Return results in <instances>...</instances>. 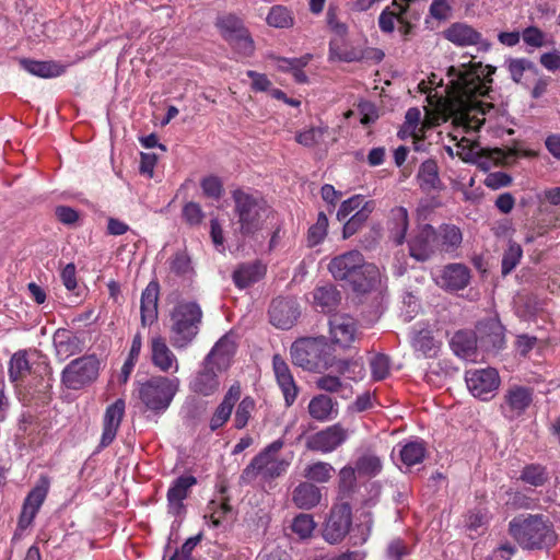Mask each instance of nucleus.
<instances>
[{"label": "nucleus", "mask_w": 560, "mask_h": 560, "mask_svg": "<svg viewBox=\"0 0 560 560\" xmlns=\"http://www.w3.org/2000/svg\"><path fill=\"white\" fill-rule=\"evenodd\" d=\"M497 68L481 62H472L469 66L462 65L450 67L447 77V94L458 106L454 121L466 130L477 131L485 122V106L493 108L492 104L478 102L479 96H487L491 91L492 75Z\"/></svg>", "instance_id": "obj_1"}, {"label": "nucleus", "mask_w": 560, "mask_h": 560, "mask_svg": "<svg viewBox=\"0 0 560 560\" xmlns=\"http://www.w3.org/2000/svg\"><path fill=\"white\" fill-rule=\"evenodd\" d=\"M328 270L336 280L347 282L358 293L376 290L381 283L378 268L366 262L363 255L355 249L334 257Z\"/></svg>", "instance_id": "obj_2"}, {"label": "nucleus", "mask_w": 560, "mask_h": 560, "mask_svg": "<svg viewBox=\"0 0 560 560\" xmlns=\"http://www.w3.org/2000/svg\"><path fill=\"white\" fill-rule=\"evenodd\" d=\"M203 311L196 300L180 299L168 313L170 341L177 350L189 347L198 337Z\"/></svg>", "instance_id": "obj_3"}, {"label": "nucleus", "mask_w": 560, "mask_h": 560, "mask_svg": "<svg viewBox=\"0 0 560 560\" xmlns=\"http://www.w3.org/2000/svg\"><path fill=\"white\" fill-rule=\"evenodd\" d=\"M509 533L526 550L556 545L558 535L552 521L544 514L518 515L509 523Z\"/></svg>", "instance_id": "obj_4"}, {"label": "nucleus", "mask_w": 560, "mask_h": 560, "mask_svg": "<svg viewBox=\"0 0 560 560\" xmlns=\"http://www.w3.org/2000/svg\"><path fill=\"white\" fill-rule=\"evenodd\" d=\"M234 214L237 219L238 232L243 236H252L262 229L270 208L258 192L245 191L237 188L232 191Z\"/></svg>", "instance_id": "obj_5"}, {"label": "nucleus", "mask_w": 560, "mask_h": 560, "mask_svg": "<svg viewBox=\"0 0 560 560\" xmlns=\"http://www.w3.org/2000/svg\"><path fill=\"white\" fill-rule=\"evenodd\" d=\"M292 362L306 371L320 372L335 364L331 347L324 336L295 340L290 349Z\"/></svg>", "instance_id": "obj_6"}, {"label": "nucleus", "mask_w": 560, "mask_h": 560, "mask_svg": "<svg viewBox=\"0 0 560 560\" xmlns=\"http://www.w3.org/2000/svg\"><path fill=\"white\" fill-rule=\"evenodd\" d=\"M179 378L162 375L151 376L142 383H138V398L145 411L154 415L165 412L173 401L179 388Z\"/></svg>", "instance_id": "obj_7"}, {"label": "nucleus", "mask_w": 560, "mask_h": 560, "mask_svg": "<svg viewBox=\"0 0 560 560\" xmlns=\"http://www.w3.org/2000/svg\"><path fill=\"white\" fill-rule=\"evenodd\" d=\"M457 148L459 149L458 155L464 162L478 163L482 170H488L491 162L494 165H509L520 156H536V152L532 150H520L515 147L483 149L477 142H471L466 138L458 142Z\"/></svg>", "instance_id": "obj_8"}, {"label": "nucleus", "mask_w": 560, "mask_h": 560, "mask_svg": "<svg viewBox=\"0 0 560 560\" xmlns=\"http://www.w3.org/2000/svg\"><path fill=\"white\" fill-rule=\"evenodd\" d=\"M101 362L95 354L72 360L61 372V383L71 390H79L94 383L100 373Z\"/></svg>", "instance_id": "obj_9"}, {"label": "nucleus", "mask_w": 560, "mask_h": 560, "mask_svg": "<svg viewBox=\"0 0 560 560\" xmlns=\"http://www.w3.org/2000/svg\"><path fill=\"white\" fill-rule=\"evenodd\" d=\"M51 373L47 375L31 374L27 383L19 389L20 400L24 406H47L52 399Z\"/></svg>", "instance_id": "obj_10"}, {"label": "nucleus", "mask_w": 560, "mask_h": 560, "mask_svg": "<svg viewBox=\"0 0 560 560\" xmlns=\"http://www.w3.org/2000/svg\"><path fill=\"white\" fill-rule=\"evenodd\" d=\"M412 0H393L390 5L386 7L378 16V25L382 32L392 33L395 24H398V31L408 35L413 27L410 20Z\"/></svg>", "instance_id": "obj_11"}, {"label": "nucleus", "mask_w": 560, "mask_h": 560, "mask_svg": "<svg viewBox=\"0 0 560 560\" xmlns=\"http://www.w3.org/2000/svg\"><path fill=\"white\" fill-rule=\"evenodd\" d=\"M465 380L472 396L485 401L493 397L501 382L498 371L492 368L468 371Z\"/></svg>", "instance_id": "obj_12"}, {"label": "nucleus", "mask_w": 560, "mask_h": 560, "mask_svg": "<svg viewBox=\"0 0 560 560\" xmlns=\"http://www.w3.org/2000/svg\"><path fill=\"white\" fill-rule=\"evenodd\" d=\"M534 392L532 388L522 385L510 386L500 404V411L508 420L520 418L533 402Z\"/></svg>", "instance_id": "obj_13"}, {"label": "nucleus", "mask_w": 560, "mask_h": 560, "mask_svg": "<svg viewBox=\"0 0 560 560\" xmlns=\"http://www.w3.org/2000/svg\"><path fill=\"white\" fill-rule=\"evenodd\" d=\"M352 524V509L348 502L332 506L326 522L323 536L330 544L340 542L349 533Z\"/></svg>", "instance_id": "obj_14"}, {"label": "nucleus", "mask_w": 560, "mask_h": 560, "mask_svg": "<svg viewBox=\"0 0 560 560\" xmlns=\"http://www.w3.org/2000/svg\"><path fill=\"white\" fill-rule=\"evenodd\" d=\"M50 488V479L46 475H42L36 485L32 488V490L27 493L21 515L19 518V528L25 529L27 528L34 521L36 514L38 513L40 506L47 498Z\"/></svg>", "instance_id": "obj_15"}, {"label": "nucleus", "mask_w": 560, "mask_h": 560, "mask_svg": "<svg viewBox=\"0 0 560 560\" xmlns=\"http://www.w3.org/2000/svg\"><path fill=\"white\" fill-rule=\"evenodd\" d=\"M409 255L418 261L429 260L439 252L435 229L431 224L418 226L408 240Z\"/></svg>", "instance_id": "obj_16"}, {"label": "nucleus", "mask_w": 560, "mask_h": 560, "mask_svg": "<svg viewBox=\"0 0 560 560\" xmlns=\"http://www.w3.org/2000/svg\"><path fill=\"white\" fill-rule=\"evenodd\" d=\"M347 438L348 431L340 423H335L311 435L306 441V447L326 454L338 448Z\"/></svg>", "instance_id": "obj_17"}, {"label": "nucleus", "mask_w": 560, "mask_h": 560, "mask_svg": "<svg viewBox=\"0 0 560 560\" xmlns=\"http://www.w3.org/2000/svg\"><path fill=\"white\" fill-rule=\"evenodd\" d=\"M331 342L341 348H349L358 336L357 320L348 314H334L329 317Z\"/></svg>", "instance_id": "obj_18"}, {"label": "nucleus", "mask_w": 560, "mask_h": 560, "mask_svg": "<svg viewBox=\"0 0 560 560\" xmlns=\"http://www.w3.org/2000/svg\"><path fill=\"white\" fill-rule=\"evenodd\" d=\"M478 346L485 351H498L504 347V327L495 318L480 320L476 326Z\"/></svg>", "instance_id": "obj_19"}, {"label": "nucleus", "mask_w": 560, "mask_h": 560, "mask_svg": "<svg viewBox=\"0 0 560 560\" xmlns=\"http://www.w3.org/2000/svg\"><path fill=\"white\" fill-rule=\"evenodd\" d=\"M471 271L460 262H451L443 267L436 280L438 285L447 292H457L467 288L470 283Z\"/></svg>", "instance_id": "obj_20"}, {"label": "nucleus", "mask_w": 560, "mask_h": 560, "mask_svg": "<svg viewBox=\"0 0 560 560\" xmlns=\"http://www.w3.org/2000/svg\"><path fill=\"white\" fill-rule=\"evenodd\" d=\"M270 323L280 329H290L296 322L300 311L298 303L292 299H273L269 306Z\"/></svg>", "instance_id": "obj_21"}, {"label": "nucleus", "mask_w": 560, "mask_h": 560, "mask_svg": "<svg viewBox=\"0 0 560 560\" xmlns=\"http://www.w3.org/2000/svg\"><path fill=\"white\" fill-rule=\"evenodd\" d=\"M219 371L203 359L200 370L189 383V389L198 396L209 397L220 388Z\"/></svg>", "instance_id": "obj_22"}, {"label": "nucleus", "mask_w": 560, "mask_h": 560, "mask_svg": "<svg viewBox=\"0 0 560 560\" xmlns=\"http://www.w3.org/2000/svg\"><path fill=\"white\" fill-rule=\"evenodd\" d=\"M125 408L126 405L122 399H117L107 406L103 418V432L98 450H103L114 442L125 416Z\"/></svg>", "instance_id": "obj_23"}, {"label": "nucleus", "mask_w": 560, "mask_h": 560, "mask_svg": "<svg viewBox=\"0 0 560 560\" xmlns=\"http://www.w3.org/2000/svg\"><path fill=\"white\" fill-rule=\"evenodd\" d=\"M197 485V478L192 475H182L173 480L167 493L168 512L173 515H179L185 509L184 500L188 498L190 490Z\"/></svg>", "instance_id": "obj_24"}, {"label": "nucleus", "mask_w": 560, "mask_h": 560, "mask_svg": "<svg viewBox=\"0 0 560 560\" xmlns=\"http://www.w3.org/2000/svg\"><path fill=\"white\" fill-rule=\"evenodd\" d=\"M272 369L277 384L283 394L285 405L290 407L294 404L299 394V387L294 381L291 370L280 354L273 355Z\"/></svg>", "instance_id": "obj_25"}, {"label": "nucleus", "mask_w": 560, "mask_h": 560, "mask_svg": "<svg viewBox=\"0 0 560 560\" xmlns=\"http://www.w3.org/2000/svg\"><path fill=\"white\" fill-rule=\"evenodd\" d=\"M55 354L58 361L63 362L70 357L80 354L84 349V342L73 331L58 328L52 336Z\"/></svg>", "instance_id": "obj_26"}, {"label": "nucleus", "mask_w": 560, "mask_h": 560, "mask_svg": "<svg viewBox=\"0 0 560 560\" xmlns=\"http://www.w3.org/2000/svg\"><path fill=\"white\" fill-rule=\"evenodd\" d=\"M151 362L161 372L173 371L176 373L179 369L178 360L167 346L162 336L152 337L150 340Z\"/></svg>", "instance_id": "obj_27"}, {"label": "nucleus", "mask_w": 560, "mask_h": 560, "mask_svg": "<svg viewBox=\"0 0 560 560\" xmlns=\"http://www.w3.org/2000/svg\"><path fill=\"white\" fill-rule=\"evenodd\" d=\"M160 284L156 280L148 283L141 293L140 320L142 327L154 324L159 318Z\"/></svg>", "instance_id": "obj_28"}, {"label": "nucleus", "mask_w": 560, "mask_h": 560, "mask_svg": "<svg viewBox=\"0 0 560 560\" xmlns=\"http://www.w3.org/2000/svg\"><path fill=\"white\" fill-rule=\"evenodd\" d=\"M235 351L236 343L233 340L232 335L225 334L215 342L205 359L208 364H213L217 371L224 372L230 368Z\"/></svg>", "instance_id": "obj_29"}, {"label": "nucleus", "mask_w": 560, "mask_h": 560, "mask_svg": "<svg viewBox=\"0 0 560 560\" xmlns=\"http://www.w3.org/2000/svg\"><path fill=\"white\" fill-rule=\"evenodd\" d=\"M266 266L259 260L241 264L232 273L236 288L243 290L261 280L266 275Z\"/></svg>", "instance_id": "obj_30"}, {"label": "nucleus", "mask_w": 560, "mask_h": 560, "mask_svg": "<svg viewBox=\"0 0 560 560\" xmlns=\"http://www.w3.org/2000/svg\"><path fill=\"white\" fill-rule=\"evenodd\" d=\"M435 236L438 241V248L440 253L453 254L463 243L462 230L451 223H443L435 229Z\"/></svg>", "instance_id": "obj_31"}, {"label": "nucleus", "mask_w": 560, "mask_h": 560, "mask_svg": "<svg viewBox=\"0 0 560 560\" xmlns=\"http://www.w3.org/2000/svg\"><path fill=\"white\" fill-rule=\"evenodd\" d=\"M322 500L320 489L312 482L302 481L292 491V502L301 510H311Z\"/></svg>", "instance_id": "obj_32"}, {"label": "nucleus", "mask_w": 560, "mask_h": 560, "mask_svg": "<svg viewBox=\"0 0 560 560\" xmlns=\"http://www.w3.org/2000/svg\"><path fill=\"white\" fill-rule=\"evenodd\" d=\"M270 58L278 62L277 68L279 71L290 72L296 83L305 84L308 82V78L303 69L313 58L311 54H306L299 58H284L278 56H270Z\"/></svg>", "instance_id": "obj_33"}, {"label": "nucleus", "mask_w": 560, "mask_h": 560, "mask_svg": "<svg viewBox=\"0 0 560 560\" xmlns=\"http://www.w3.org/2000/svg\"><path fill=\"white\" fill-rule=\"evenodd\" d=\"M450 346L457 357L463 359H472L478 346V338L476 331H456L450 341Z\"/></svg>", "instance_id": "obj_34"}, {"label": "nucleus", "mask_w": 560, "mask_h": 560, "mask_svg": "<svg viewBox=\"0 0 560 560\" xmlns=\"http://www.w3.org/2000/svg\"><path fill=\"white\" fill-rule=\"evenodd\" d=\"M341 300L340 291L334 284L316 287L313 291V301L323 313H330L337 308Z\"/></svg>", "instance_id": "obj_35"}, {"label": "nucleus", "mask_w": 560, "mask_h": 560, "mask_svg": "<svg viewBox=\"0 0 560 560\" xmlns=\"http://www.w3.org/2000/svg\"><path fill=\"white\" fill-rule=\"evenodd\" d=\"M20 65L31 74L44 79L59 77L66 71V67L56 61H38L23 58L20 60Z\"/></svg>", "instance_id": "obj_36"}, {"label": "nucleus", "mask_w": 560, "mask_h": 560, "mask_svg": "<svg viewBox=\"0 0 560 560\" xmlns=\"http://www.w3.org/2000/svg\"><path fill=\"white\" fill-rule=\"evenodd\" d=\"M330 58L352 62L364 58L361 48L349 45L346 37H332L329 44Z\"/></svg>", "instance_id": "obj_37"}, {"label": "nucleus", "mask_w": 560, "mask_h": 560, "mask_svg": "<svg viewBox=\"0 0 560 560\" xmlns=\"http://www.w3.org/2000/svg\"><path fill=\"white\" fill-rule=\"evenodd\" d=\"M418 180L420 188L424 191L441 190L443 184L439 176V166L435 160L429 159L424 161L418 172Z\"/></svg>", "instance_id": "obj_38"}, {"label": "nucleus", "mask_w": 560, "mask_h": 560, "mask_svg": "<svg viewBox=\"0 0 560 560\" xmlns=\"http://www.w3.org/2000/svg\"><path fill=\"white\" fill-rule=\"evenodd\" d=\"M411 347L415 351L420 352L425 358L435 357L440 345L434 339L433 334L430 329L422 328L413 330L411 336Z\"/></svg>", "instance_id": "obj_39"}, {"label": "nucleus", "mask_w": 560, "mask_h": 560, "mask_svg": "<svg viewBox=\"0 0 560 560\" xmlns=\"http://www.w3.org/2000/svg\"><path fill=\"white\" fill-rule=\"evenodd\" d=\"M336 402L327 395L319 394L314 396L308 404L310 416L320 422L330 420L335 410Z\"/></svg>", "instance_id": "obj_40"}, {"label": "nucleus", "mask_w": 560, "mask_h": 560, "mask_svg": "<svg viewBox=\"0 0 560 560\" xmlns=\"http://www.w3.org/2000/svg\"><path fill=\"white\" fill-rule=\"evenodd\" d=\"M392 223V233L397 245H401L406 238L409 226L408 211L404 207H395L390 210L389 217Z\"/></svg>", "instance_id": "obj_41"}, {"label": "nucleus", "mask_w": 560, "mask_h": 560, "mask_svg": "<svg viewBox=\"0 0 560 560\" xmlns=\"http://www.w3.org/2000/svg\"><path fill=\"white\" fill-rule=\"evenodd\" d=\"M334 474V466L320 460L306 465L303 470V477L312 483H326L332 478Z\"/></svg>", "instance_id": "obj_42"}, {"label": "nucleus", "mask_w": 560, "mask_h": 560, "mask_svg": "<svg viewBox=\"0 0 560 560\" xmlns=\"http://www.w3.org/2000/svg\"><path fill=\"white\" fill-rule=\"evenodd\" d=\"M357 469L350 465L342 467L338 474V498L350 499L357 489Z\"/></svg>", "instance_id": "obj_43"}, {"label": "nucleus", "mask_w": 560, "mask_h": 560, "mask_svg": "<svg viewBox=\"0 0 560 560\" xmlns=\"http://www.w3.org/2000/svg\"><path fill=\"white\" fill-rule=\"evenodd\" d=\"M375 208V202L373 200H369L362 209L354 212L350 219L345 223L342 234L343 238H349L353 234H355L359 229L369 219L370 214L373 212Z\"/></svg>", "instance_id": "obj_44"}, {"label": "nucleus", "mask_w": 560, "mask_h": 560, "mask_svg": "<svg viewBox=\"0 0 560 560\" xmlns=\"http://www.w3.org/2000/svg\"><path fill=\"white\" fill-rule=\"evenodd\" d=\"M518 479L535 488L542 487L548 481V471L541 464H527L521 470Z\"/></svg>", "instance_id": "obj_45"}, {"label": "nucleus", "mask_w": 560, "mask_h": 560, "mask_svg": "<svg viewBox=\"0 0 560 560\" xmlns=\"http://www.w3.org/2000/svg\"><path fill=\"white\" fill-rule=\"evenodd\" d=\"M425 452V445L422 441H410L400 448L399 455L401 462L411 467L424 459Z\"/></svg>", "instance_id": "obj_46"}, {"label": "nucleus", "mask_w": 560, "mask_h": 560, "mask_svg": "<svg viewBox=\"0 0 560 560\" xmlns=\"http://www.w3.org/2000/svg\"><path fill=\"white\" fill-rule=\"evenodd\" d=\"M31 373L30 362L25 351L15 352L9 362V378L12 383H19Z\"/></svg>", "instance_id": "obj_47"}, {"label": "nucleus", "mask_w": 560, "mask_h": 560, "mask_svg": "<svg viewBox=\"0 0 560 560\" xmlns=\"http://www.w3.org/2000/svg\"><path fill=\"white\" fill-rule=\"evenodd\" d=\"M215 25L221 33L234 35L247 34L243 20L234 13H223L218 15Z\"/></svg>", "instance_id": "obj_48"}, {"label": "nucleus", "mask_w": 560, "mask_h": 560, "mask_svg": "<svg viewBox=\"0 0 560 560\" xmlns=\"http://www.w3.org/2000/svg\"><path fill=\"white\" fill-rule=\"evenodd\" d=\"M266 21L268 25L276 28H289L294 24L292 12L284 5H273Z\"/></svg>", "instance_id": "obj_49"}, {"label": "nucleus", "mask_w": 560, "mask_h": 560, "mask_svg": "<svg viewBox=\"0 0 560 560\" xmlns=\"http://www.w3.org/2000/svg\"><path fill=\"white\" fill-rule=\"evenodd\" d=\"M266 464L267 453L260 452L243 469L241 480L244 483H252L258 476H262L265 478Z\"/></svg>", "instance_id": "obj_50"}, {"label": "nucleus", "mask_w": 560, "mask_h": 560, "mask_svg": "<svg viewBox=\"0 0 560 560\" xmlns=\"http://www.w3.org/2000/svg\"><path fill=\"white\" fill-rule=\"evenodd\" d=\"M382 467L381 458L374 454H363L357 459L354 466L359 475L366 477H375L381 472Z\"/></svg>", "instance_id": "obj_51"}, {"label": "nucleus", "mask_w": 560, "mask_h": 560, "mask_svg": "<svg viewBox=\"0 0 560 560\" xmlns=\"http://www.w3.org/2000/svg\"><path fill=\"white\" fill-rule=\"evenodd\" d=\"M327 230L328 219L324 212H319L317 221L307 231V246L314 247L320 244L327 235Z\"/></svg>", "instance_id": "obj_52"}, {"label": "nucleus", "mask_w": 560, "mask_h": 560, "mask_svg": "<svg viewBox=\"0 0 560 560\" xmlns=\"http://www.w3.org/2000/svg\"><path fill=\"white\" fill-rule=\"evenodd\" d=\"M255 407V399L250 396H245L240 401L234 416V427L236 429L241 430L247 425Z\"/></svg>", "instance_id": "obj_53"}, {"label": "nucleus", "mask_w": 560, "mask_h": 560, "mask_svg": "<svg viewBox=\"0 0 560 560\" xmlns=\"http://www.w3.org/2000/svg\"><path fill=\"white\" fill-rule=\"evenodd\" d=\"M523 256V249L517 243H510L508 249L504 252L501 262L502 276L511 273L515 267L520 264Z\"/></svg>", "instance_id": "obj_54"}, {"label": "nucleus", "mask_w": 560, "mask_h": 560, "mask_svg": "<svg viewBox=\"0 0 560 560\" xmlns=\"http://www.w3.org/2000/svg\"><path fill=\"white\" fill-rule=\"evenodd\" d=\"M316 523L311 514L301 513L293 518L291 529L301 539H306L312 536Z\"/></svg>", "instance_id": "obj_55"}, {"label": "nucleus", "mask_w": 560, "mask_h": 560, "mask_svg": "<svg viewBox=\"0 0 560 560\" xmlns=\"http://www.w3.org/2000/svg\"><path fill=\"white\" fill-rule=\"evenodd\" d=\"M170 269L176 276H186L192 271L191 259L186 250H178L173 255Z\"/></svg>", "instance_id": "obj_56"}, {"label": "nucleus", "mask_w": 560, "mask_h": 560, "mask_svg": "<svg viewBox=\"0 0 560 560\" xmlns=\"http://www.w3.org/2000/svg\"><path fill=\"white\" fill-rule=\"evenodd\" d=\"M228 39L229 45L237 58H247L253 56L255 51L253 37H228Z\"/></svg>", "instance_id": "obj_57"}, {"label": "nucleus", "mask_w": 560, "mask_h": 560, "mask_svg": "<svg viewBox=\"0 0 560 560\" xmlns=\"http://www.w3.org/2000/svg\"><path fill=\"white\" fill-rule=\"evenodd\" d=\"M508 70L511 74V79L515 83L522 82V78L526 70H533L536 72L534 63L525 58L510 59L508 61Z\"/></svg>", "instance_id": "obj_58"}, {"label": "nucleus", "mask_w": 560, "mask_h": 560, "mask_svg": "<svg viewBox=\"0 0 560 560\" xmlns=\"http://www.w3.org/2000/svg\"><path fill=\"white\" fill-rule=\"evenodd\" d=\"M208 509L211 511L208 517L214 527L220 526L226 514L231 513L232 511L228 499L222 502L212 500L210 501Z\"/></svg>", "instance_id": "obj_59"}, {"label": "nucleus", "mask_w": 560, "mask_h": 560, "mask_svg": "<svg viewBox=\"0 0 560 560\" xmlns=\"http://www.w3.org/2000/svg\"><path fill=\"white\" fill-rule=\"evenodd\" d=\"M200 186L205 196L214 200H219L224 191L221 179L213 175L202 178Z\"/></svg>", "instance_id": "obj_60"}, {"label": "nucleus", "mask_w": 560, "mask_h": 560, "mask_svg": "<svg viewBox=\"0 0 560 560\" xmlns=\"http://www.w3.org/2000/svg\"><path fill=\"white\" fill-rule=\"evenodd\" d=\"M369 200H365V198L361 195H355L350 197L349 199L345 200L337 212V218L339 221H343L347 219V217L352 213L353 211H358L364 207V205Z\"/></svg>", "instance_id": "obj_61"}, {"label": "nucleus", "mask_w": 560, "mask_h": 560, "mask_svg": "<svg viewBox=\"0 0 560 560\" xmlns=\"http://www.w3.org/2000/svg\"><path fill=\"white\" fill-rule=\"evenodd\" d=\"M233 408L226 406L223 402H220V405L215 408L214 412L212 413L210 421H209V428L212 432L221 429L224 427V424L229 421L231 418Z\"/></svg>", "instance_id": "obj_62"}, {"label": "nucleus", "mask_w": 560, "mask_h": 560, "mask_svg": "<svg viewBox=\"0 0 560 560\" xmlns=\"http://www.w3.org/2000/svg\"><path fill=\"white\" fill-rule=\"evenodd\" d=\"M372 376L376 381L384 380L389 374V358L385 354H376L370 362Z\"/></svg>", "instance_id": "obj_63"}, {"label": "nucleus", "mask_w": 560, "mask_h": 560, "mask_svg": "<svg viewBox=\"0 0 560 560\" xmlns=\"http://www.w3.org/2000/svg\"><path fill=\"white\" fill-rule=\"evenodd\" d=\"M185 222L189 225H198L201 223L205 213L199 203L190 201L183 207L182 211Z\"/></svg>", "instance_id": "obj_64"}]
</instances>
